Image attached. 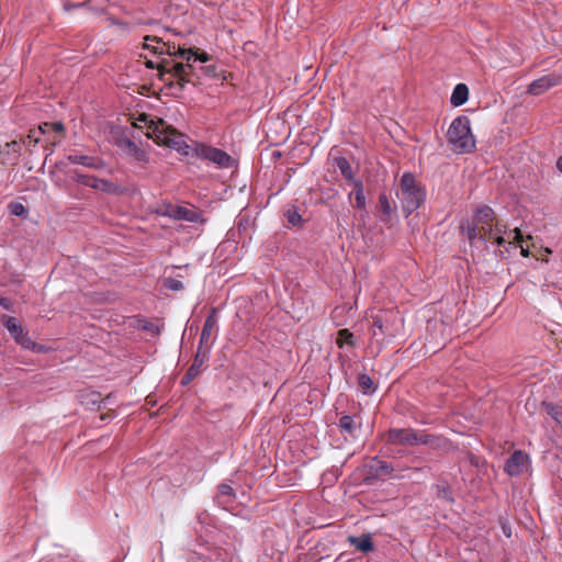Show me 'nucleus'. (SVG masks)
<instances>
[{"instance_id":"49530a36","label":"nucleus","mask_w":562,"mask_h":562,"mask_svg":"<svg viewBox=\"0 0 562 562\" xmlns=\"http://www.w3.org/2000/svg\"><path fill=\"white\" fill-rule=\"evenodd\" d=\"M61 142V137L52 140L49 144L45 145V150H47V155H52L54 151V147L57 146Z\"/></svg>"},{"instance_id":"7c9ffc66","label":"nucleus","mask_w":562,"mask_h":562,"mask_svg":"<svg viewBox=\"0 0 562 562\" xmlns=\"http://www.w3.org/2000/svg\"><path fill=\"white\" fill-rule=\"evenodd\" d=\"M436 495L438 498L443 499L449 504H452L454 502L450 485L448 483L437 484Z\"/></svg>"},{"instance_id":"72a5a7b5","label":"nucleus","mask_w":562,"mask_h":562,"mask_svg":"<svg viewBox=\"0 0 562 562\" xmlns=\"http://www.w3.org/2000/svg\"><path fill=\"white\" fill-rule=\"evenodd\" d=\"M14 154L13 165L18 162L19 156L21 154V144L18 140H12L5 144V150L3 151L4 156H10V153Z\"/></svg>"},{"instance_id":"6ab92c4d","label":"nucleus","mask_w":562,"mask_h":562,"mask_svg":"<svg viewBox=\"0 0 562 562\" xmlns=\"http://www.w3.org/2000/svg\"><path fill=\"white\" fill-rule=\"evenodd\" d=\"M495 221V212L487 205L480 206L474 216L476 225H493Z\"/></svg>"},{"instance_id":"f704fd0d","label":"nucleus","mask_w":562,"mask_h":562,"mask_svg":"<svg viewBox=\"0 0 562 562\" xmlns=\"http://www.w3.org/2000/svg\"><path fill=\"white\" fill-rule=\"evenodd\" d=\"M479 241L486 243V240L492 239L494 237L493 225H479Z\"/></svg>"},{"instance_id":"13d9d810","label":"nucleus","mask_w":562,"mask_h":562,"mask_svg":"<svg viewBox=\"0 0 562 562\" xmlns=\"http://www.w3.org/2000/svg\"><path fill=\"white\" fill-rule=\"evenodd\" d=\"M44 350H45V347L37 342H36V348H32V351H34V352H43Z\"/></svg>"},{"instance_id":"864d4df0","label":"nucleus","mask_w":562,"mask_h":562,"mask_svg":"<svg viewBox=\"0 0 562 562\" xmlns=\"http://www.w3.org/2000/svg\"><path fill=\"white\" fill-rule=\"evenodd\" d=\"M112 24L117 25V26H120V27H122V29H124V30H127V29H128V23L123 22V21H119V20H114V19H113V20H112Z\"/></svg>"},{"instance_id":"37998d69","label":"nucleus","mask_w":562,"mask_h":562,"mask_svg":"<svg viewBox=\"0 0 562 562\" xmlns=\"http://www.w3.org/2000/svg\"><path fill=\"white\" fill-rule=\"evenodd\" d=\"M49 128L52 132L60 134V137H64L65 126L61 122H49Z\"/></svg>"},{"instance_id":"a878e982","label":"nucleus","mask_w":562,"mask_h":562,"mask_svg":"<svg viewBox=\"0 0 562 562\" xmlns=\"http://www.w3.org/2000/svg\"><path fill=\"white\" fill-rule=\"evenodd\" d=\"M145 41H151L153 43H157V44H161V47H155V54H158V55H169V56H173V53L176 52L175 48L176 46L175 45H171L169 43H164L161 42L160 38L156 37V36H150V35H147L145 36Z\"/></svg>"},{"instance_id":"9d476101","label":"nucleus","mask_w":562,"mask_h":562,"mask_svg":"<svg viewBox=\"0 0 562 562\" xmlns=\"http://www.w3.org/2000/svg\"><path fill=\"white\" fill-rule=\"evenodd\" d=\"M67 160L74 165H80L93 170H102L106 167V162L97 156H88L81 154H70L67 156Z\"/></svg>"},{"instance_id":"e433bc0d","label":"nucleus","mask_w":562,"mask_h":562,"mask_svg":"<svg viewBox=\"0 0 562 562\" xmlns=\"http://www.w3.org/2000/svg\"><path fill=\"white\" fill-rule=\"evenodd\" d=\"M547 412L558 424L562 425V406L550 404Z\"/></svg>"},{"instance_id":"5701e85b","label":"nucleus","mask_w":562,"mask_h":562,"mask_svg":"<svg viewBox=\"0 0 562 562\" xmlns=\"http://www.w3.org/2000/svg\"><path fill=\"white\" fill-rule=\"evenodd\" d=\"M166 144L182 155H189L190 146L183 140L182 135L172 134L166 137Z\"/></svg>"},{"instance_id":"5fc2aeb1","label":"nucleus","mask_w":562,"mask_h":562,"mask_svg":"<svg viewBox=\"0 0 562 562\" xmlns=\"http://www.w3.org/2000/svg\"><path fill=\"white\" fill-rule=\"evenodd\" d=\"M148 41L145 42V44L143 45L144 48L146 49H150L153 53H155V47H161V44H157L156 45H150L147 43Z\"/></svg>"},{"instance_id":"3c124183","label":"nucleus","mask_w":562,"mask_h":562,"mask_svg":"<svg viewBox=\"0 0 562 562\" xmlns=\"http://www.w3.org/2000/svg\"><path fill=\"white\" fill-rule=\"evenodd\" d=\"M83 3H70V2H67L64 4V9L65 11H70L71 9H76V8H79V7H82Z\"/></svg>"},{"instance_id":"bb28decb","label":"nucleus","mask_w":562,"mask_h":562,"mask_svg":"<svg viewBox=\"0 0 562 562\" xmlns=\"http://www.w3.org/2000/svg\"><path fill=\"white\" fill-rule=\"evenodd\" d=\"M461 233L464 235V237L469 240L471 245L474 244L475 240H479L480 232H479V225L474 222V224H462L460 226Z\"/></svg>"},{"instance_id":"ea45409f","label":"nucleus","mask_w":562,"mask_h":562,"mask_svg":"<svg viewBox=\"0 0 562 562\" xmlns=\"http://www.w3.org/2000/svg\"><path fill=\"white\" fill-rule=\"evenodd\" d=\"M8 207L10 213L14 216H24L26 214L25 206L20 202H11Z\"/></svg>"},{"instance_id":"4be33fe9","label":"nucleus","mask_w":562,"mask_h":562,"mask_svg":"<svg viewBox=\"0 0 562 562\" xmlns=\"http://www.w3.org/2000/svg\"><path fill=\"white\" fill-rule=\"evenodd\" d=\"M236 494L231 484L223 482L217 486L216 501L218 504H227L235 498Z\"/></svg>"},{"instance_id":"20e7f679","label":"nucleus","mask_w":562,"mask_h":562,"mask_svg":"<svg viewBox=\"0 0 562 562\" xmlns=\"http://www.w3.org/2000/svg\"><path fill=\"white\" fill-rule=\"evenodd\" d=\"M194 150L198 157L212 161L221 168H228L232 164V157L220 148L205 144H198Z\"/></svg>"},{"instance_id":"2eb2a0df","label":"nucleus","mask_w":562,"mask_h":562,"mask_svg":"<svg viewBox=\"0 0 562 562\" xmlns=\"http://www.w3.org/2000/svg\"><path fill=\"white\" fill-rule=\"evenodd\" d=\"M369 474L373 477L386 476L390 475L394 468L391 463L380 460L378 458H373L368 465Z\"/></svg>"},{"instance_id":"412c9836","label":"nucleus","mask_w":562,"mask_h":562,"mask_svg":"<svg viewBox=\"0 0 562 562\" xmlns=\"http://www.w3.org/2000/svg\"><path fill=\"white\" fill-rule=\"evenodd\" d=\"M335 167L340 171L342 177L353 183V181H359L358 179H355L352 167L349 162V160L345 157H337L335 158Z\"/></svg>"},{"instance_id":"f03ea898","label":"nucleus","mask_w":562,"mask_h":562,"mask_svg":"<svg viewBox=\"0 0 562 562\" xmlns=\"http://www.w3.org/2000/svg\"><path fill=\"white\" fill-rule=\"evenodd\" d=\"M159 78L170 88L181 92L186 83L191 82V74L193 66L189 63H172L168 59H162L158 67Z\"/></svg>"},{"instance_id":"39448f33","label":"nucleus","mask_w":562,"mask_h":562,"mask_svg":"<svg viewBox=\"0 0 562 562\" xmlns=\"http://www.w3.org/2000/svg\"><path fill=\"white\" fill-rule=\"evenodd\" d=\"M562 81V76L559 74H549L542 76L536 80H533L529 87L527 92L532 95H539L549 89L560 85Z\"/></svg>"},{"instance_id":"c85d7f7f","label":"nucleus","mask_w":562,"mask_h":562,"mask_svg":"<svg viewBox=\"0 0 562 562\" xmlns=\"http://www.w3.org/2000/svg\"><path fill=\"white\" fill-rule=\"evenodd\" d=\"M353 193H355V202L356 207L359 210L366 209V196L363 192L362 181H353Z\"/></svg>"},{"instance_id":"c756f323","label":"nucleus","mask_w":562,"mask_h":562,"mask_svg":"<svg viewBox=\"0 0 562 562\" xmlns=\"http://www.w3.org/2000/svg\"><path fill=\"white\" fill-rule=\"evenodd\" d=\"M358 385L363 394H372L376 389L373 380L366 373L358 375Z\"/></svg>"},{"instance_id":"bf43d9fd","label":"nucleus","mask_w":562,"mask_h":562,"mask_svg":"<svg viewBox=\"0 0 562 562\" xmlns=\"http://www.w3.org/2000/svg\"><path fill=\"white\" fill-rule=\"evenodd\" d=\"M503 531L505 533L506 537H510V529L509 528H506L505 526L503 527Z\"/></svg>"},{"instance_id":"a18cd8bd","label":"nucleus","mask_w":562,"mask_h":562,"mask_svg":"<svg viewBox=\"0 0 562 562\" xmlns=\"http://www.w3.org/2000/svg\"><path fill=\"white\" fill-rule=\"evenodd\" d=\"M494 235H504L506 234V225L502 224L501 222H496L493 224Z\"/></svg>"},{"instance_id":"0eeeda50","label":"nucleus","mask_w":562,"mask_h":562,"mask_svg":"<svg viewBox=\"0 0 562 562\" xmlns=\"http://www.w3.org/2000/svg\"><path fill=\"white\" fill-rule=\"evenodd\" d=\"M528 462V456L521 450H516L507 459L504 471L510 476H518L522 474L526 463Z\"/></svg>"},{"instance_id":"7ed1b4c3","label":"nucleus","mask_w":562,"mask_h":562,"mask_svg":"<svg viewBox=\"0 0 562 562\" xmlns=\"http://www.w3.org/2000/svg\"><path fill=\"white\" fill-rule=\"evenodd\" d=\"M426 193L417 183L415 176L406 172L401 178V202L406 216L415 212L425 201Z\"/></svg>"},{"instance_id":"de8ad7c7","label":"nucleus","mask_w":562,"mask_h":562,"mask_svg":"<svg viewBox=\"0 0 562 562\" xmlns=\"http://www.w3.org/2000/svg\"><path fill=\"white\" fill-rule=\"evenodd\" d=\"M509 234L513 235V239L517 244H519L521 241L522 234H521V231L519 228H514L513 231L509 232Z\"/></svg>"},{"instance_id":"603ef678","label":"nucleus","mask_w":562,"mask_h":562,"mask_svg":"<svg viewBox=\"0 0 562 562\" xmlns=\"http://www.w3.org/2000/svg\"><path fill=\"white\" fill-rule=\"evenodd\" d=\"M493 239L497 246H503L505 244L504 235H494Z\"/></svg>"},{"instance_id":"a211bd4d","label":"nucleus","mask_w":562,"mask_h":562,"mask_svg":"<svg viewBox=\"0 0 562 562\" xmlns=\"http://www.w3.org/2000/svg\"><path fill=\"white\" fill-rule=\"evenodd\" d=\"M2 321L9 334L15 341L19 340L20 337H22L26 333L24 331V328L15 317L4 315L2 317Z\"/></svg>"},{"instance_id":"6e6d98bb","label":"nucleus","mask_w":562,"mask_h":562,"mask_svg":"<svg viewBox=\"0 0 562 562\" xmlns=\"http://www.w3.org/2000/svg\"><path fill=\"white\" fill-rule=\"evenodd\" d=\"M555 167L562 173V155L557 159Z\"/></svg>"},{"instance_id":"2f4dec72","label":"nucleus","mask_w":562,"mask_h":562,"mask_svg":"<svg viewBox=\"0 0 562 562\" xmlns=\"http://www.w3.org/2000/svg\"><path fill=\"white\" fill-rule=\"evenodd\" d=\"M97 178L98 177H95V176L83 175L79 171H75L72 175V180L75 182L86 186V187H89V188H92V189L95 184Z\"/></svg>"},{"instance_id":"cd10ccee","label":"nucleus","mask_w":562,"mask_h":562,"mask_svg":"<svg viewBox=\"0 0 562 562\" xmlns=\"http://www.w3.org/2000/svg\"><path fill=\"white\" fill-rule=\"evenodd\" d=\"M373 336L378 335H392L390 330V326L386 324V322L383 319L382 315H376L373 317Z\"/></svg>"},{"instance_id":"9b49d317","label":"nucleus","mask_w":562,"mask_h":562,"mask_svg":"<svg viewBox=\"0 0 562 562\" xmlns=\"http://www.w3.org/2000/svg\"><path fill=\"white\" fill-rule=\"evenodd\" d=\"M341 434L356 438L362 426L360 415H342L338 424Z\"/></svg>"},{"instance_id":"393cba45","label":"nucleus","mask_w":562,"mask_h":562,"mask_svg":"<svg viewBox=\"0 0 562 562\" xmlns=\"http://www.w3.org/2000/svg\"><path fill=\"white\" fill-rule=\"evenodd\" d=\"M336 345L338 348H344L345 346L355 347L356 342L353 334L347 328L340 329L337 333Z\"/></svg>"},{"instance_id":"423d86ee","label":"nucleus","mask_w":562,"mask_h":562,"mask_svg":"<svg viewBox=\"0 0 562 562\" xmlns=\"http://www.w3.org/2000/svg\"><path fill=\"white\" fill-rule=\"evenodd\" d=\"M416 431L413 428H392L387 431V442L392 445L416 446Z\"/></svg>"},{"instance_id":"a19ab883","label":"nucleus","mask_w":562,"mask_h":562,"mask_svg":"<svg viewBox=\"0 0 562 562\" xmlns=\"http://www.w3.org/2000/svg\"><path fill=\"white\" fill-rule=\"evenodd\" d=\"M16 344H19L21 347L27 350L36 348V342L29 336L27 331L22 337H20L19 340H16Z\"/></svg>"},{"instance_id":"473e14b6","label":"nucleus","mask_w":562,"mask_h":562,"mask_svg":"<svg viewBox=\"0 0 562 562\" xmlns=\"http://www.w3.org/2000/svg\"><path fill=\"white\" fill-rule=\"evenodd\" d=\"M136 327L138 329H142L144 331L150 333L153 335H159L160 334V327L156 325L155 323H151L145 318H138Z\"/></svg>"},{"instance_id":"052dcab7","label":"nucleus","mask_w":562,"mask_h":562,"mask_svg":"<svg viewBox=\"0 0 562 562\" xmlns=\"http://www.w3.org/2000/svg\"><path fill=\"white\" fill-rule=\"evenodd\" d=\"M521 254H522V256H528V250H525V249L521 247Z\"/></svg>"},{"instance_id":"8fccbe9b","label":"nucleus","mask_w":562,"mask_h":562,"mask_svg":"<svg viewBox=\"0 0 562 562\" xmlns=\"http://www.w3.org/2000/svg\"><path fill=\"white\" fill-rule=\"evenodd\" d=\"M35 131L41 132V136L50 133L52 130L49 128V122L41 124L37 128H35Z\"/></svg>"},{"instance_id":"79ce46f5","label":"nucleus","mask_w":562,"mask_h":562,"mask_svg":"<svg viewBox=\"0 0 562 562\" xmlns=\"http://www.w3.org/2000/svg\"><path fill=\"white\" fill-rule=\"evenodd\" d=\"M194 55V50L192 48L186 49L179 47L173 56L178 58L186 59L188 63L191 60V58Z\"/></svg>"},{"instance_id":"c03bdc74","label":"nucleus","mask_w":562,"mask_h":562,"mask_svg":"<svg viewBox=\"0 0 562 562\" xmlns=\"http://www.w3.org/2000/svg\"><path fill=\"white\" fill-rule=\"evenodd\" d=\"M0 306L3 307L7 311L13 310V302L11 299L7 296H0Z\"/></svg>"},{"instance_id":"09e8293b","label":"nucleus","mask_w":562,"mask_h":562,"mask_svg":"<svg viewBox=\"0 0 562 562\" xmlns=\"http://www.w3.org/2000/svg\"><path fill=\"white\" fill-rule=\"evenodd\" d=\"M194 60H199L201 63H206L210 60V55L205 52L201 53V54H198L194 52Z\"/></svg>"},{"instance_id":"f3484780","label":"nucleus","mask_w":562,"mask_h":562,"mask_svg":"<svg viewBox=\"0 0 562 562\" xmlns=\"http://www.w3.org/2000/svg\"><path fill=\"white\" fill-rule=\"evenodd\" d=\"M121 147L125 150L126 154L132 156L135 160L140 162L147 161L146 151L142 149L134 140L130 138H124L121 140Z\"/></svg>"},{"instance_id":"f257e3e1","label":"nucleus","mask_w":562,"mask_h":562,"mask_svg":"<svg viewBox=\"0 0 562 562\" xmlns=\"http://www.w3.org/2000/svg\"><path fill=\"white\" fill-rule=\"evenodd\" d=\"M447 139L456 151L472 153L475 149V138L471 132L470 119L465 115L456 117L449 126Z\"/></svg>"},{"instance_id":"4c0bfd02","label":"nucleus","mask_w":562,"mask_h":562,"mask_svg":"<svg viewBox=\"0 0 562 562\" xmlns=\"http://www.w3.org/2000/svg\"><path fill=\"white\" fill-rule=\"evenodd\" d=\"M40 142H41V132L35 131V128L30 130L25 139H23V144L33 145V146L37 145Z\"/></svg>"},{"instance_id":"c9c22d12","label":"nucleus","mask_w":562,"mask_h":562,"mask_svg":"<svg viewBox=\"0 0 562 562\" xmlns=\"http://www.w3.org/2000/svg\"><path fill=\"white\" fill-rule=\"evenodd\" d=\"M285 217L292 226H296L302 223V216L294 206L286 210Z\"/></svg>"},{"instance_id":"b1692460","label":"nucleus","mask_w":562,"mask_h":562,"mask_svg":"<svg viewBox=\"0 0 562 562\" xmlns=\"http://www.w3.org/2000/svg\"><path fill=\"white\" fill-rule=\"evenodd\" d=\"M379 218L382 222H387L393 213L392 205L385 193L379 195Z\"/></svg>"},{"instance_id":"f8f14e48","label":"nucleus","mask_w":562,"mask_h":562,"mask_svg":"<svg viewBox=\"0 0 562 562\" xmlns=\"http://www.w3.org/2000/svg\"><path fill=\"white\" fill-rule=\"evenodd\" d=\"M216 324H217L216 308H212L211 313L205 318V322H204V325H203V328L201 331L200 342H199V348H201V350H203V346H205L206 347L205 350L209 351V349H210L209 341H210V338L212 336V333H213Z\"/></svg>"},{"instance_id":"dca6fc26","label":"nucleus","mask_w":562,"mask_h":562,"mask_svg":"<svg viewBox=\"0 0 562 562\" xmlns=\"http://www.w3.org/2000/svg\"><path fill=\"white\" fill-rule=\"evenodd\" d=\"M348 542L362 553H369L374 550V543L370 533H362L359 537L349 536Z\"/></svg>"},{"instance_id":"6e6552de","label":"nucleus","mask_w":562,"mask_h":562,"mask_svg":"<svg viewBox=\"0 0 562 562\" xmlns=\"http://www.w3.org/2000/svg\"><path fill=\"white\" fill-rule=\"evenodd\" d=\"M209 359L207 350H201L198 348L192 364L187 370L186 374L181 379V385H188L191 381L201 373V367Z\"/></svg>"},{"instance_id":"4468645a","label":"nucleus","mask_w":562,"mask_h":562,"mask_svg":"<svg viewBox=\"0 0 562 562\" xmlns=\"http://www.w3.org/2000/svg\"><path fill=\"white\" fill-rule=\"evenodd\" d=\"M93 189L113 195H123L127 192L125 187L101 178H97Z\"/></svg>"},{"instance_id":"58836bf2","label":"nucleus","mask_w":562,"mask_h":562,"mask_svg":"<svg viewBox=\"0 0 562 562\" xmlns=\"http://www.w3.org/2000/svg\"><path fill=\"white\" fill-rule=\"evenodd\" d=\"M164 286L171 291H181L183 290V283L180 280L173 278H167L164 281Z\"/></svg>"},{"instance_id":"aec40b11","label":"nucleus","mask_w":562,"mask_h":562,"mask_svg":"<svg viewBox=\"0 0 562 562\" xmlns=\"http://www.w3.org/2000/svg\"><path fill=\"white\" fill-rule=\"evenodd\" d=\"M469 99V88L465 83H458L450 97V102L453 106L463 105Z\"/></svg>"},{"instance_id":"4d7b16f0","label":"nucleus","mask_w":562,"mask_h":562,"mask_svg":"<svg viewBox=\"0 0 562 562\" xmlns=\"http://www.w3.org/2000/svg\"><path fill=\"white\" fill-rule=\"evenodd\" d=\"M145 65H146V67H147V68H149V69H154V68H157V69H158V67H159V64H158V65H155V64H154V61H151V60H147V61L145 63Z\"/></svg>"},{"instance_id":"ddd939ff","label":"nucleus","mask_w":562,"mask_h":562,"mask_svg":"<svg viewBox=\"0 0 562 562\" xmlns=\"http://www.w3.org/2000/svg\"><path fill=\"white\" fill-rule=\"evenodd\" d=\"M446 443L447 441L442 437L430 435L425 430L416 431V446L423 445L428 446L431 449H441Z\"/></svg>"},{"instance_id":"1a4fd4ad","label":"nucleus","mask_w":562,"mask_h":562,"mask_svg":"<svg viewBox=\"0 0 562 562\" xmlns=\"http://www.w3.org/2000/svg\"><path fill=\"white\" fill-rule=\"evenodd\" d=\"M170 216L175 220H182L196 224L205 223V218L203 217L202 212L194 206H176L172 209Z\"/></svg>"}]
</instances>
